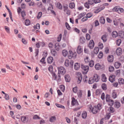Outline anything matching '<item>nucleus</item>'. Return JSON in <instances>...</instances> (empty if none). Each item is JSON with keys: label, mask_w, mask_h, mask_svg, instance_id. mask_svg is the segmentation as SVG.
I'll return each instance as SVG.
<instances>
[{"label": "nucleus", "mask_w": 124, "mask_h": 124, "mask_svg": "<svg viewBox=\"0 0 124 124\" xmlns=\"http://www.w3.org/2000/svg\"><path fill=\"white\" fill-rule=\"evenodd\" d=\"M74 64V62L72 60H71L70 62H69L68 60H65V65L67 67L69 66L70 68L73 67Z\"/></svg>", "instance_id": "1"}, {"label": "nucleus", "mask_w": 124, "mask_h": 124, "mask_svg": "<svg viewBox=\"0 0 124 124\" xmlns=\"http://www.w3.org/2000/svg\"><path fill=\"white\" fill-rule=\"evenodd\" d=\"M81 68L82 69V73L84 74L85 75L87 74L88 71L89 67L88 66L81 65Z\"/></svg>", "instance_id": "2"}, {"label": "nucleus", "mask_w": 124, "mask_h": 124, "mask_svg": "<svg viewBox=\"0 0 124 124\" xmlns=\"http://www.w3.org/2000/svg\"><path fill=\"white\" fill-rule=\"evenodd\" d=\"M90 111H91V112H92L93 114H96L98 112V107H97L96 106H94L93 108L92 106L91 105L89 107Z\"/></svg>", "instance_id": "3"}, {"label": "nucleus", "mask_w": 124, "mask_h": 124, "mask_svg": "<svg viewBox=\"0 0 124 124\" xmlns=\"http://www.w3.org/2000/svg\"><path fill=\"white\" fill-rule=\"evenodd\" d=\"M76 56L77 53L76 52H75L73 53L71 50H69V53L68 54V57L69 59H71L73 57H76Z\"/></svg>", "instance_id": "4"}, {"label": "nucleus", "mask_w": 124, "mask_h": 124, "mask_svg": "<svg viewBox=\"0 0 124 124\" xmlns=\"http://www.w3.org/2000/svg\"><path fill=\"white\" fill-rule=\"evenodd\" d=\"M58 72L60 73L62 75L64 74L66 72L64 68L62 67H60L58 68Z\"/></svg>", "instance_id": "5"}, {"label": "nucleus", "mask_w": 124, "mask_h": 124, "mask_svg": "<svg viewBox=\"0 0 124 124\" xmlns=\"http://www.w3.org/2000/svg\"><path fill=\"white\" fill-rule=\"evenodd\" d=\"M104 66L102 65H100L99 63L96 64L95 66V68L96 70H99L100 69H103L104 68Z\"/></svg>", "instance_id": "6"}, {"label": "nucleus", "mask_w": 124, "mask_h": 124, "mask_svg": "<svg viewBox=\"0 0 124 124\" xmlns=\"http://www.w3.org/2000/svg\"><path fill=\"white\" fill-rule=\"evenodd\" d=\"M77 77L78 79L77 82L78 84H79L81 82V80L82 79V75L80 73L78 72V73Z\"/></svg>", "instance_id": "7"}, {"label": "nucleus", "mask_w": 124, "mask_h": 124, "mask_svg": "<svg viewBox=\"0 0 124 124\" xmlns=\"http://www.w3.org/2000/svg\"><path fill=\"white\" fill-rule=\"evenodd\" d=\"M94 43L93 41V40H91L90 41L88 46L90 49H92L94 47Z\"/></svg>", "instance_id": "8"}, {"label": "nucleus", "mask_w": 124, "mask_h": 124, "mask_svg": "<svg viewBox=\"0 0 124 124\" xmlns=\"http://www.w3.org/2000/svg\"><path fill=\"white\" fill-rule=\"evenodd\" d=\"M114 106L115 108H119L121 106L120 103L119 102L116 101L114 103Z\"/></svg>", "instance_id": "9"}, {"label": "nucleus", "mask_w": 124, "mask_h": 124, "mask_svg": "<svg viewBox=\"0 0 124 124\" xmlns=\"http://www.w3.org/2000/svg\"><path fill=\"white\" fill-rule=\"evenodd\" d=\"M53 58L52 57L49 56L47 59V62L48 63L51 64L53 62Z\"/></svg>", "instance_id": "10"}, {"label": "nucleus", "mask_w": 124, "mask_h": 124, "mask_svg": "<svg viewBox=\"0 0 124 124\" xmlns=\"http://www.w3.org/2000/svg\"><path fill=\"white\" fill-rule=\"evenodd\" d=\"M93 77L94 78V79L95 82H96L99 81L100 78L99 76L97 74H94Z\"/></svg>", "instance_id": "11"}, {"label": "nucleus", "mask_w": 124, "mask_h": 124, "mask_svg": "<svg viewBox=\"0 0 124 124\" xmlns=\"http://www.w3.org/2000/svg\"><path fill=\"white\" fill-rule=\"evenodd\" d=\"M71 104L73 105H79L77 101L75 100L74 97L72 98Z\"/></svg>", "instance_id": "12"}, {"label": "nucleus", "mask_w": 124, "mask_h": 124, "mask_svg": "<svg viewBox=\"0 0 124 124\" xmlns=\"http://www.w3.org/2000/svg\"><path fill=\"white\" fill-rule=\"evenodd\" d=\"M122 53V50L120 48H118L116 51V53L117 55H120Z\"/></svg>", "instance_id": "13"}, {"label": "nucleus", "mask_w": 124, "mask_h": 124, "mask_svg": "<svg viewBox=\"0 0 124 124\" xmlns=\"http://www.w3.org/2000/svg\"><path fill=\"white\" fill-rule=\"evenodd\" d=\"M83 50L80 46H79L77 48V52L78 54H80L83 52Z\"/></svg>", "instance_id": "14"}, {"label": "nucleus", "mask_w": 124, "mask_h": 124, "mask_svg": "<svg viewBox=\"0 0 124 124\" xmlns=\"http://www.w3.org/2000/svg\"><path fill=\"white\" fill-rule=\"evenodd\" d=\"M21 121L23 123L27 122L28 119L25 116H22L21 118Z\"/></svg>", "instance_id": "15"}, {"label": "nucleus", "mask_w": 124, "mask_h": 124, "mask_svg": "<svg viewBox=\"0 0 124 124\" xmlns=\"http://www.w3.org/2000/svg\"><path fill=\"white\" fill-rule=\"evenodd\" d=\"M113 59L114 57L112 55H109L108 57V60L109 62H112L113 61Z\"/></svg>", "instance_id": "16"}, {"label": "nucleus", "mask_w": 124, "mask_h": 124, "mask_svg": "<svg viewBox=\"0 0 124 124\" xmlns=\"http://www.w3.org/2000/svg\"><path fill=\"white\" fill-rule=\"evenodd\" d=\"M65 78L66 82H69L70 80V78L69 75H65Z\"/></svg>", "instance_id": "17"}, {"label": "nucleus", "mask_w": 124, "mask_h": 124, "mask_svg": "<svg viewBox=\"0 0 124 124\" xmlns=\"http://www.w3.org/2000/svg\"><path fill=\"white\" fill-rule=\"evenodd\" d=\"M121 63L118 62H116L114 64V66L116 69L119 68L121 66Z\"/></svg>", "instance_id": "18"}, {"label": "nucleus", "mask_w": 124, "mask_h": 124, "mask_svg": "<svg viewBox=\"0 0 124 124\" xmlns=\"http://www.w3.org/2000/svg\"><path fill=\"white\" fill-rule=\"evenodd\" d=\"M115 78V76L114 75H112L110 76L109 78V80L111 82H113L114 81V79Z\"/></svg>", "instance_id": "19"}, {"label": "nucleus", "mask_w": 124, "mask_h": 124, "mask_svg": "<svg viewBox=\"0 0 124 124\" xmlns=\"http://www.w3.org/2000/svg\"><path fill=\"white\" fill-rule=\"evenodd\" d=\"M99 21L101 24H104L105 22V19L103 17L101 16L100 18Z\"/></svg>", "instance_id": "20"}, {"label": "nucleus", "mask_w": 124, "mask_h": 124, "mask_svg": "<svg viewBox=\"0 0 124 124\" xmlns=\"http://www.w3.org/2000/svg\"><path fill=\"white\" fill-rule=\"evenodd\" d=\"M80 42L82 44H84L85 41V38L83 37H81L79 39Z\"/></svg>", "instance_id": "21"}, {"label": "nucleus", "mask_w": 124, "mask_h": 124, "mask_svg": "<svg viewBox=\"0 0 124 124\" xmlns=\"http://www.w3.org/2000/svg\"><path fill=\"white\" fill-rule=\"evenodd\" d=\"M80 67V64L78 63H75L74 67V69L76 70H78L79 68Z\"/></svg>", "instance_id": "22"}, {"label": "nucleus", "mask_w": 124, "mask_h": 124, "mask_svg": "<svg viewBox=\"0 0 124 124\" xmlns=\"http://www.w3.org/2000/svg\"><path fill=\"white\" fill-rule=\"evenodd\" d=\"M51 53L53 56H55L57 55V52L54 49H53L51 50Z\"/></svg>", "instance_id": "23"}, {"label": "nucleus", "mask_w": 124, "mask_h": 124, "mask_svg": "<svg viewBox=\"0 0 124 124\" xmlns=\"http://www.w3.org/2000/svg\"><path fill=\"white\" fill-rule=\"evenodd\" d=\"M118 35L122 38H124V32L123 31H119L118 33Z\"/></svg>", "instance_id": "24"}, {"label": "nucleus", "mask_w": 124, "mask_h": 124, "mask_svg": "<svg viewBox=\"0 0 124 124\" xmlns=\"http://www.w3.org/2000/svg\"><path fill=\"white\" fill-rule=\"evenodd\" d=\"M94 78L93 77L90 78L89 79L88 81V83L89 84H92L95 82L94 79Z\"/></svg>", "instance_id": "25"}, {"label": "nucleus", "mask_w": 124, "mask_h": 124, "mask_svg": "<svg viewBox=\"0 0 124 124\" xmlns=\"http://www.w3.org/2000/svg\"><path fill=\"white\" fill-rule=\"evenodd\" d=\"M102 80L104 82H106L107 81V78L105 75L104 74H102Z\"/></svg>", "instance_id": "26"}, {"label": "nucleus", "mask_w": 124, "mask_h": 124, "mask_svg": "<svg viewBox=\"0 0 124 124\" xmlns=\"http://www.w3.org/2000/svg\"><path fill=\"white\" fill-rule=\"evenodd\" d=\"M106 38V35H104L102 36L101 39L104 42H105L107 40Z\"/></svg>", "instance_id": "27"}, {"label": "nucleus", "mask_w": 124, "mask_h": 124, "mask_svg": "<svg viewBox=\"0 0 124 124\" xmlns=\"http://www.w3.org/2000/svg\"><path fill=\"white\" fill-rule=\"evenodd\" d=\"M118 82L120 85L123 84H124V80L122 78H120L118 79Z\"/></svg>", "instance_id": "28"}, {"label": "nucleus", "mask_w": 124, "mask_h": 124, "mask_svg": "<svg viewBox=\"0 0 124 124\" xmlns=\"http://www.w3.org/2000/svg\"><path fill=\"white\" fill-rule=\"evenodd\" d=\"M25 23L26 26H28L31 23L30 21L28 19H26L25 21Z\"/></svg>", "instance_id": "29"}, {"label": "nucleus", "mask_w": 124, "mask_h": 124, "mask_svg": "<svg viewBox=\"0 0 124 124\" xmlns=\"http://www.w3.org/2000/svg\"><path fill=\"white\" fill-rule=\"evenodd\" d=\"M118 34L116 31H113L112 34V36L113 37H116L118 36Z\"/></svg>", "instance_id": "30"}, {"label": "nucleus", "mask_w": 124, "mask_h": 124, "mask_svg": "<svg viewBox=\"0 0 124 124\" xmlns=\"http://www.w3.org/2000/svg\"><path fill=\"white\" fill-rule=\"evenodd\" d=\"M99 51V49L98 47H95L94 50V52L95 54H97L98 53Z\"/></svg>", "instance_id": "31"}, {"label": "nucleus", "mask_w": 124, "mask_h": 124, "mask_svg": "<svg viewBox=\"0 0 124 124\" xmlns=\"http://www.w3.org/2000/svg\"><path fill=\"white\" fill-rule=\"evenodd\" d=\"M56 7L59 9L62 10V4L59 2L57 3Z\"/></svg>", "instance_id": "32"}, {"label": "nucleus", "mask_w": 124, "mask_h": 124, "mask_svg": "<svg viewBox=\"0 0 124 124\" xmlns=\"http://www.w3.org/2000/svg\"><path fill=\"white\" fill-rule=\"evenodd\" d=\"M87 113L85 111H84L82 114V117L83 118H85L87 116Z\"/></svg>", "instance_id": "33"}, {"label": "nucleus", "mask_w": 124, "mask_h": 124, "mask_svg": "<svg viewBox=\"0 0 124 124\" xmlns=\"http://www.w3.org/2000/svg\"><path fill=\"white\" fill-rule=\"evenodd\" d=\"M62 54L63 56L65 57L68 54V52L67 50H64L62 51Z\"/></svg>", "instance_id": "34"}, {"label": "nucleus", "mask_w": 124, "mask_h": 124, "mask_svg": "<svg viewBox=\"0 0 124 124\" xmlns=\"http://www.w3.org/2000/svg\"><path fill=\"white\" fill-rule=\"evenodd\" d=\"M4 28L7 32L8 33H9L10 32L9 27L6 26H5Z\"/></svg>", "instance_id": "35"}, {"label": "nucleus", "mask_w": 124, "mask_h": 124, "mask_svg": "<svg viewBox=\"0 0 124 124\" xmlns=\"http://www.w3.org/2000/svg\"><path fill=\"white\" fill-rule=\"evenodd\" d=\"M102 89L104 90H106L107 89V85L105 83L102 84L101 85Z\"/></svg>", "instance_id": "36"}, {"label": "nucleus", "mask_w": 124, "mask_h": 124, "mask_svg": "<svg viewBox=\"0 0 124 124\" xmlns=\"http://www.w3.org/2000/svg\"><path fill=\"white\" fill-rule=\"evenodd\" d=\"M109 102L108 104L110 107H112L114 103V102L113 100L110 99L109 100V101H108Z\"/></svg>", "instance_id": "37"}, {"label": "nucleus", "mask_w": 124, "mask_h": 124, "mask_svg": "<svg viewBox=\"0 0 124 124\" xmlns=\"http://www.w3.org/2000/svg\"><path fill=\"white\" fill-rule=\"evenodd\" d=\"M112 97L114 99L117 97V93L115 92H113L112 94Z\"/></svg>", "instance_id": "38"}, {"label": "nucleus", "mask_w": 124, "mask_h": 124, "mask_svg": "<svg viewBox=\"0 0 124 124\" xmlns=\"http://www.w3.org/2000/svg\"><path fill=\"white\" fill-rule=\"evenodd\" d=\"M55 105L58 108H61L64 109L65 108L64 106L58 104L56 103Z\"/></svg>", "instance_id": "39"}, {"label": "nucleus", "mask_w": 124, "mask_h": 124, "mask_svg": "<svg viewBox=\"0 0 124 124\" xmlns=\"http://www.w3.org/2000/svg\"><path fill=\"white\" fill-rule=\"evenodd\" d=\"M103 56V54L102 52L101 51L99 52L98 55V57L99 58H101Z\"/></svg>", "instance_id": "40"}, {"label": "nucleus", "mask_w": 124, "mask_h": 124, "mask_svg": "<svg viewBox=\"0 0 124 124\" xmlns=\"http://www.w3.org/2000/svg\"><path fill=\"white\" fill-rule=\"evenodd\" d=\"M86 14V13L85 12H83L82 13H81L79 16H78V19H80L82 17H83Z\"/></svg>", "instance_id": "41"}, {"label": "nucleus", "mask_w": 124, "mask_h": 124, "mask_svg": "<svg viewBox=\"0 0 124 124\" xmlns=\"http://www.w3.org/2000/svg\"><path fill=\"white\" fill-rule=\"evenodd\" d=\"M55 116H53L51 117L49 119V121L51 122H53L55 120Z\"/></svg>", "instance_id": "42"}, {"label": "nucleus", "mask_w": 124, "mask_h": 124, "mask_svg": "<svg viewBox=\"0 0 124 124\" xmlns=\"http://www.w3.org/2000/svg\"><path fill=\"white\" fill-rule=\"evenodd\" d=\"M94 65V62L93 60H91L89 62V66L90 67H93Z\"/></svg>", "instance_id": "43"}, {"label": "nucleus", "mask_w": 124, "mask_h": 124, "mask_svg": "<svg viewBox=\"0 0 124 124\" xmlns=\"http://www.w3.org/2000/svg\"><path fill=\"white\" fill-rule=\"evenodd\" d=\"M33 28L35 29H40V25L39 24L37 23L36 25H34L33 26Z\"/></svg>", "instance_id": "44"}, {"label": "nucleus", "mask_w": 124, "mask_h": 124, "mask_svg": "<svg viewBox=\"0 0 124 124\" xmlns=\"http://www.w3.org/2000/svg\"><path fill=\"white\" fill-rule=\"evenodd\" d=\"M119 9V8L118 6H116L112 9L113 11H117Z\"/></svg>", "instance_id": "45"}, {"label": "nucleus", "mask_w": 124, "mask_h": 124, "mask_svg": "<svg viewBox=\"0 0 124 124\" xmlns=\"http://www.w3.org/2000/svg\"><path fill=\"white\" fill-rule=\"evenodd\" d=\"M42 14V12H40L38 13V15L37 16V18L38 19H39L41 17Z\"/></svg>", "instance_id": "46"}, {"label": "nucleus", "mask_w": 124, "mask_h": 124, "mask_svg": "<svg viewBox=\"0 0 124 124\" xmlns=\"http://www.w3.org/2000/svg\"><path fill=\"white\" fill-rule=\"evenodd\" d=\"M121 42V40L120 39H118L116 40V44L118 46H119L120 45V44Z\"/></svg>", "instance_id": "47"}, {"label": "nucleus", "mask_w": 124, "mask_h": 124, "mask_svg": "<svg viewBox=\"0 0 124 124\" xmlns=\"http://www.w3.org/2000/svg\"><path fill=\"white\" fill-rule=\"evenodd\" d=\"M75 6V4L74 3H71L69 4V7L71 8H74Z\"/></svg>", "instance_id": "48"}, {"label": "nucleus", "mask_w": 124, "mask_h": 124, "mask_svg": "<svg viewBox=\"0 0 124 124\" xmlns=\"http://www.w3.org/2000/svg\"><path fill=\"white\" fill-rule=\"evenodd\" d=\"M114 70V67L112 66H109V71L111 72H112Z\"/></svg>", "instance_id": "49"}, {"label": "nucleus", "mask_w": 124, "mask_h": 124, "mask_svg": "<svg viewBox=\"0 0 124 124\" xmlns=\"http://www.w3.org/2000/svg\"><path fill=\"white\" fill-rule=\"evenodd\" d=\"M55 49L57 51H59V46L58 44H55L54 45Z\"/></svg>", "instance_id": "50"}, {"label": "nucleus", "mask_w": 124, "mask_h": 124, "mask_svg": "<svg viewBox=\"0 0 124 124\" xmlns=\"http://www.w3.org/2000/svg\"><path fill=\"white\" fill-rule=\"evenodd\" d=\"M78 90V88L76 86L75 87L73 88L72 89V91L73 92L76 93L77 92Z\"/></svg>", "instance_id": "51"}, {"label": "nucleus", "mask_w": 124, "mask_h": 124, "mask_svg": "<svg viewBox=\"0 0 124 124\" xmlns=\"http://www.w3.org/2000/svg\"><path fill=\"white\" fill-rule=\"evenodd\" d=\"M110 98V96L108 94H107L106 96V101L107 102H108V101H109V100H110L109 99Z\"/></svg>", "instance_id": "52"}, {"label": "nucleus", "mask_w": 124, "mask_h": 124, "mask_svg": "<svg viewBox=\"0 0 124 124\" xmlns=\"http://www.w3.org/2000/svg\"><path fill=\"white\" fill-rule=\"evenodd\" d=\"M109 111L111 113H113L115 111V109L114 108L112 107H110L109 108Z\"/></svg>", "instance_id": "53"}, {"label": "nucleus", "mask_w": 124, "mask_h": 124, "mask_svg": "<svg viewBox=\"0 0 124 124\" xmlns=\"http://www.w3.org/2000/svg\"><path fill=\"white\" fill-rule=\"evenodd\" d=\"M21 14L23 18H24L25 16L26 15L25 12V11L24 10H23L21 12Z\"/></svg>", "instance_id": "54"}, {"label": "nucleus", "mask_w": 124, "mask_h": 124, "mask_svg": "<svg viewBox=\"0 0 124 124\" xmlns=\"http://www.w3.org/2000/svg\"><path fill=\"white\" fill-rule=\"evenodd\" d=\"M93 14L91 13H89L86 15V17L87 18H89L93 16Z\"/></svg>", "instance_id": "55"}, {"label": "nucleus", "mask_w": 124, "mask_h": 124, "mask_svg": "<svg viewBox=\"0 0 124 124\" xmlns=\"http://www.w3.org/2000/svg\"><path fill=\"white\" fill-rule=\"evenodd\" d=\"M65 24L66 28L68 30H70V27L68 23L67 22H66Z\"/></svg>", "instance_id": "56"}, {"label": "nucleus", "mask_w": 124, "mask_h": 124, "mask_svg": "<svg viewBox=\"0 0 124 124\" xmlns=\"http://www.w3.org/2000/svg\"><path fill=\"white\" fill-rule=\"evenodd\" d=\"M45 58L43 57L40 60V62H41L42 63L45 64L46 62H45Z\"/></svg>", "instance_id": "57"}, {"label": "nucleus", "mask_w": 124, "mask_h": 124, "mask_svg": "<svg viewBox=\"0 0 124 124\" xmlns=\"http://www.w3.org/2000/svg\"><path fill=\"white\" fill-rule=\"evenodd\" d=\"M86 39L87 40H89L90 39V37L89 34L87 33L86 35Z\"/></svg>", "instance_id": "58"}, {"label": "nucleus", "mask_w": 124, "mask_h": 124, "mask_svg": "<svg viewBox=\"0 0 124 124\" xmlns=\"http://www.w3.org/2000/svg\"><path fill=\"white\" fill-rule=\"evenodd\" d=\"M33 118L34 119H40V118L37 115H35L33 116Z\"/></svg>", "instance_id": "59"}, {"label": "nucleus", "mask_w": 124, "mask_h": 124, "mask_svg": "<svg viewBox=\"0 0 124 124\" xmlns=\"http://www.w3.org/2000/svg\"><path fill=\"white\" fill-rule=\"evenodd\" d=\"M101 92L99 89L97 90L96 91V94L97 95H99L101 93Z\"/></svg>", "instance_id": "60"}, {"label": "nucleus", "mask_w": 124, "mask_h": 124, "mask_svg": "<svg viewBox=\"0 0 124 124\" xmlns=\"http://www.w3.org/2000/svg\"><path fill=\"white\" fill-rule=\"evenodd\" d=\"M88 3L89 4L92 5L94 2V0H88Z\"/></svg>", "instance_id": "61"}, {"label": "nucleus", "mask_w": 124, "mask_h": 124, "mask_svg": "<svg viewBox=\"0 0 124 124\" xmlns=\"http://www.w3.org/2000/svg\"><path fill=\"white\" fill-rule=\"evenodd\" d=\"M89 3L87 2H86L85 3L84 6L85 7L87 8H89V6L88 5Z\"/></svg>", "instance_id": "62"}, {"label": "nucleus", "mask_w": 124, "mask_h": 124, "mask_svg": "<svg viewBox=\"0 0 124 124\" xmlns=\"http://www.w3.org/2000/svg\"><path fill=\"white\" fill-rule=\"evenodd\" d=\"M5 98L7 100H9V95L8 94H6L5 96Z\"/></svg>", "instance_id": "63"}, {"label": "nucleus", "mask_w": 124, "mask_h": 124, "mask_svg": "<svg viewBox=\"0 0 124 124\" xmlns=\"http://www.w3.org/2000/svg\"><path fill=\"white\" fill-rule=\"evenodd\" d=\"M60 88L61 90H62V91L63 92L65 90V87L63 85L60 86Z\"/></svg>", "instance_id": "64"}]
</instances>
